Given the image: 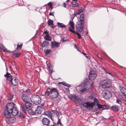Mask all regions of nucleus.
<instances>
[{"instance_id":"1","label":"nucleus","mask_w":126,"mask_h":126,"mask_svg":"<svg viewBox=\"0 0 126 126\" xmlns=\"http://www.w3.org/2000/svg\"><path fill=\"white\" fill-rule=\"evenodd\" d=\"M83 105L87 109H91L93 111H96L98 109L103 110L107 109L108 106L100 104H95L94 102L90 103V102H86L83 103Z\"/></svg>"},{"instance_id":"2","label":"nucleus","mask_w":126,"mask_h":126,"mask_svg":"<svg viewBox=\"0 0 126 126\" xmlns=\"http://www.w3.org/2000/svg\"><path fill=\"white\" fill-rule=\"evenodd\" d=\"M46 96H49V97L53 99H54L57 97L59 95L58 90L55 88L51 89L50 88L47 89L45 92Z\"/></svg>"},{"instance_id":"3","label":"nucleus","mask_w":126,"mask_h":126,"mask_svg":"<svg viewBox=\"0 0 126 126\" xmlns=\"http://www.w3.org/2000/svg\"><path fill=\"white\" fill-rule=\"evenodd\" d=\"M15 107L14 104L13 103H8L6 105L7 110L4 111V115L6 118H10V112Z\"/></svg>"},{"instance_id":"4","label":"nucleus","mask_w":126,"mask_h":126,"mask_svg":"<svg viewBox=\"0 0 126 126\" xmlns=\"http://www.w3.org/2000/svg\"><path fill=\"white\" fill-rule=\"evenodd\" d=\"M59 115V112L56 110H51L46 111L43 115H45L48 117L51 118L52 117H57Z\"/></svg>"},{"instance_id":"5","label":"nucleus","mask_w":126,"mask_h":126,"mask_svg":"<svg viewBox=\"0 0 126 126\" xmlns=\"http://www.w3.org/2000/svg\"><path fill=\"white\" fill-rule=\"evenodd\" d=\"M100 85L103 88H108L111 86V82L107 79H103L101 81Z\"/></svg>"},{"instance_id":"6","label":"nucleus","mask_w":126,"mask_h":126,"mask_svg":"<svg viewBox=\"0 0 126 126\" xmlns=\"http://www.w3.org/2000/svg\"><path fill=\"white\" fill-rule=\"evenodd\" d=\"M31 102L35 104H39L41 102V99L40 96L38 95H33L31 98Z\"/></svg>"},{"instance_id":"7","label":"nucleus","mask_w":126,"mask_h":126,"mask_svg":"<svg viewBox=\"0 0 126 126\" xmlns=\"http://www.w3.org/2000/svg\"><path fill=\"white\" fill-rule=\"evenodd\" d=\"M102 95L106 99H108L111 97L112 95L111 92L108 90H104L102 93Z\"/></svg>"},{"instance_id":"8","label":"nucleus","mask_w":126,"mask_h":126,"mask_svg":"<svg viewBox=\"0 0 126 126\" xmlns=\"http://www.w3.org/2000/svg\"><path fill=\"white\" fill-rule=\"evenodd\" d=\"M96 76L97 74L96 71L94 70H91L90 72L88 78L90 80H93L95 79Z\"/></svg>"},{"instance_id":"9","label":"nucleus","mask_w":126,"mask_h":126,"mask_svg":"<svg viewBox=\"0 0 126 126\" xmlns=\"http://www.w3.org/2000/svg\"><path fill=\"white\" fill-rule=\"evenodd\" d=\"M69 24L70 26L68 27L69 30L72 33H75V31H74L75 29L74 28V24L73 21V19L72 20H70Z\"/></svg>"},{"instance_id":"10","label":"nucleus","mask_w":126,"mask_h":126,"mask_svg":"<svg viewBox=\"0 0 126 126\" xmlns=\"http://www.w3.org/2000/svg\"><path fill=\"white\" fill-rule=\"evenodd\" d=\"M84 24L79 22L77 23L76 27L79 32H81L82 31L83 29V24Z\"/></svg>"},{"instance_id":"11","label":"nucleus","mask_w":126,"mask_h":126,"mask_svg":"<svg viewBox=\"0 0 126 126\" xmlns=\"http://www.w3.org/2000/svg\"><path fill=\"white\" fill-rule=\"evenodd\" d=\"M69 98L71 99L74 102H77L78 100V97L74 94H71L68 96Z\"/></svg>"},{"instance_id":"12","label":"nucleus","mask_w":126,"mask_h":126,"mask_svg":"<svg viewBox=\"0 0 126 126\" xmlns=\"http://www.w3.org/2000/svg\"><path fill=\"white\" fill-rule=\"evenodd\" d=\"M19 82L17 78L14 77L11 81L12 85L13 86L16 85L18 84Z\"/></svg>"},{"instance_id":"13","label":"nucleus","mask_w":126,"mask_h":126,"mask_svg":"<svg viewBox=\"0 0 126 126\" xmlns=\"http://www.w3.org/2000/svg\"><path fill=\"white\" fill-rule=\"evenodd\" d=\"M60 44L59 43L56 41H52L51 42V47L52 48H57L59 46Z\"/></svg>"},{"instance_id":"14","label":"nucleus","mask_w":126,"mask_h":126,"mask_svg":"<svg viewBox=\"0 0 126 126\" xmlns=\"http://www.w3.org/2000/svg\"><path fill=\"white\" fill-rule=\"evenodd\" d=\"M4 76L6 78L7 80L11 82L13 79L12 76L10 74L8 73V72L6 73V74Z\"/></svg>"},{"instance_id":"15","label":"nucleus","mask_w":126,"mask_h":126,"mask_svg":"<svg viewBox=\"0 0 126 126\" xmlns=\"http://www.w3.org/2000/svg\"><path fill=\"white\" fill-rule=\"evenodd\" d=\"M29 97L28 95L26 94H22L21 96V99L24 102H26L27 101Z\"/></svg>"},{"instance_id":"16","label":"nucleus","mask_w":126,"mask_h":126,"mask_svg":"<svg viewBox=\"0 0 126 126\" xmlns=\"http://www.w3.org/2000/svg\"><path fill=\"white\" fill-rule=\"evenodd\" d=\"M42 122L44 125L47 126H49L50 121L48 119H42Z\"/></svg>"},{"instance_id":"17","label":"nucleus","mask_w":126,"mask_h":126,"mask_svg":"<svg viewBox=\"0 0 126 126\" xmlns=\"http://www.w3.org/2000/svg\"><path fill=\"white\" fill-rule=\"evenodd\" d=\"M111 109L114 111L117 112L119 110V107L116 105L113 106L111 107Z\"/></svg>"},{"instance_id":"18","label":"nucleus","mask_w":126,"mask_h":126,"mask_svg":"<svg viewBox=\"0 0 126 126\" xmlns=\"http://www.w3.org/2000/svg\"><path fill=\"white\" fill-rule=\"evenodd\" d=\"M10 112H11L13 115L15 116L17 114L18 111L17 110L15 107L11 111H10Z\"/></svg>"},{"instance_id":"19","label":"nucleus","mask_w":126,"mask_h":126,"mask_svg":"<svg viewBox=\"0 0 126 126\" xmlns=\"http://www.w3.org/2000/svg\"><path fill=\"white\" fill-rule=\"evenodd\" d=\"M32 105V104L30 102L28 101L26 102L25 106L27 109H30Z\"/></svg>"},{"instance_id":"20","label":"nucleus","mask_w":126,"mask_h":126,"mask_svg":"<svg viewBox=\"0 0 126 126\" xmlns=\"http://www.w3.org/2000/svg\"><path fill=\"white\" fill-rule=\"evenodd\" d=\"M49 43L46 41H43L41 46L43 47H46L48 46Z\"/></svg>"},{"instance_id":"21","label":"nucleus","mask_w":126,"mask_h":126,"mask_svg":"<svg viewBox=\"0 0 126 126\" xmlns=\"http://www.w3.org/2000/svg\"><path fill=\"white\" fill-rule=\"evenodd\" d=\"M84 17L85 16L83 14H81L80 16V21L79 22L84 23Z\"/></svg>"},{"instance_id":"22","label":"nucleus","mask_w":126,"mask_h":126,"mask_svg":"<svg viewBox=\"0 0 126 126\" xmlns=\"http://www.w3.org/2000/svg\"><path fill=\"white\" fill-rule=\"evenodd\" d=\"M12 54L15 57H17L19 56L20 53L16 51L12 52Z\"/></svg>"},{"instance_id":"23","label":"nucleus","mask_w":126,"mask_h":126,"mask_svg":"<svg viewBox=\"0 0 126 126\" xmlns=\"http://www.w3.org/2000/svg\"><path fill=\"white\" fill-rule=\"evenodd\" d=\"M16 119H6L5 120L7 122V120L10 123H12L16 120Z\"/></svg>"},{"instance_id":"24","label":"nucleus","mask_w":126,"mask_h":126,"mask_svg":"<svg viewBox=\"0 0 126 126\" xmlns=\"http://www.w3.org/2000/svg\"><path fill=\"white\" fill-rule=\"evenodd\" d=\"M44 39L46 40L50 41L52 39L51 37L48 34H47L44 37Z\"/></svg>"},{"instance_id":"25","label":"nucleus","mask_w":126,"mask_h":126,"mask_svg":"<svg viewBox=\"0 0 126 126\" xmlns=\"http://www.w3.org/2000/svg\"><path fill=\"white\" fill-rule=\"evenodd\" d=\"M57 24L58 27L59 28H65V26L62 23L58 22Z\"/></svg>"},{"instance_id":"26","label":"nucleus","mask_w":126,"mask_h":126,"mask_svg":"<svg viewBox=\"0 0 126 126\" xmlns=\"http://www.w3.org/2000/svg\"><path fill=\"white\" fill-rule=\"evenodd\" d=\"M88 89L87 88H83L81 90H80V92L81 93L88 92Z\"/></svg>"},{"instance_id":"27","label":"nucleus","mask_w":126,"mask_h":126,"mask_svg":"<svg viewBox=\"0 0 126 126\" xmlns=\"http://www.w3.org/2000/svg\"><path fill=\"white\" fill-rule=\"evenodd\" d=\"M28 112L30 114L32 115L35 114V111H34L32 109H29L28 110Z\"/></svg>"},{"instance_id":"28","label":"nucleus","mask_w":126,"mask_h":126,"mask_svg":"<svg viewBox=\"0 0 126 126\" xmlns=\"http://www.w3.org/2000/svg\"><path fill=\"white\" fill-rule=\"evenodd\" d=\"M20 110L23 112L26 113V110L24 108V106L22 105H20Z\"/></svg>"},{"instance_id":"29","label":"nucleus","mask_w":126,"mask_h":126,"mask_svg":"<svg viewBox=\"0 0 126 126\" xmlns=\"http://www.w3.org/2000/svg\"><path fill=\"white\" fill-rule=\"evenodd\" d=\"M44 51L45 53L47 55L51 52V50L50 49H45Z\"/></svg>"},{"instance_id":"30","label":"nucleus","mask_w":126,"mask_h":126,"mask_svg":"<svg viewBox=\"0 0 126 126\" xmlns=\"http://www.w3.org/2000/svg\"><path fill=\"white\" fill-rule=\"evenodd\" d=\"M48 26H50L52 25L53 24V20L49 19L48 21Z\"/></svg>"},{"instance_id":"31","label":"nucleus","mask_w":126,"mask_h":126,"mask_svg":"<svg viewBox=\"0 0 126 126\" xmlns=\"http://www.w3.org/2000/svg\"><path fill=\"white\" fill-rule=\"evenodd\" d=\"M72 5L73 6L75 7H78V4L77 2V1L73 2Z\"/></svg>"},{"instance_id":"32","label":"nucleus","mask_w":126,"mask_h":126,"mask_svg":"<svg viewBox=\"0 0 126 126\" xmlns=\"http://www.w3.org/2000/svg\"><path fill=\"white\" fill-rule=\"evenodd\" d=\"M121 92L124 94H125L126 92V89L124 88H122L120 90Z\"/></svg>"},{"instance_id":"33","label":"nucleus","mask_w":126,"mask_h":126,"mask_svg":"<svg viewBox=\"0 0 126 126\" xmlns=\"http://www.w3.org/2000/svg\"><path fill=\"white\" fill-rule=\"evenodd\" d=\"M75 34H76L77 35V36L78 37V38L79 39H80L81 37V36L79 33L77 32H76L75 31V33H73Z\"/></svg>"},{"instance_id":"34","label":"nucleus","mask_w":126,"mask_h":126,"mask_svg":"<svg viewBox=\"0 0 126 126\" xmlns=\"http://www.w3.org/2000/svg\"><path fill=\"white\" fill-rule=\"evenodd\" d=\"M18 116L21 118H24L25 117L24 116L23 114L22 113H18Z\"/></svg>"},{"instance_id":"35","label":"nucleus","mask_w":126,"mask_h":126,"mask_svg":"<svg viewBox=\"0 0 126 126\" xmlns=\"http://www.w3.org/2000/svg\"><path fill=\"white\" fill-rule=\"evenodd\" d=\"M47 5L50 8H51L52 7V3L50 2L48 3L47 4Z\"/></svg>"},{"instance_id":"36","label":"nucleus","mask_w":126,"mask_h":126,"mask_svg":"<svg viewBox=\"0 0 126 126\" xmlns=\"http://www.w3.org/2000/svg\"><path fill=\"white\" fill-rule=\"evenodd\" d=\"M116 103L117 104H118L120 105H121L122 103V102L119 99H117L116 100Z\"/></svg>"},{"instance_id":"37","label":"nucleus","mask_w":126,"mask_h":126,"mask_svg":"<svg viewBox=\"0 0 126 126\" xmlns=\"http://www.w3.org/2000/svg\"><path fill=\"white\" fill-rule=\"evenodd\" d=\"M94 103H95V104H98L99 101L96 98H94Z\"/></svg>"},{"instance_id":"38","label":"nucleus","mask_w":126,"mask_h":126,"mask_svg":"<svg viewBox=\"0 0 126 126\" xmlns=\"http://www.w3.org/2000/svg\"><path fill=\"white\" fill-rule=\"evenodd\" d=\"M38 110H39V111H40L41 112H42V111L43 110L42 108L41 107L39 106L38 107L37 109Z\"/></svg>"},{"instance_id":"39","label":"nucleus","mask_w":126,"mask_h":126,"mask_svg":"<svg viewBox=\"0 0 126 126\" xmlns=\"http://www.w3.org/2000/svg\"><path fill=\"white\" fill-rule=\"evenodd\" d=\"M42 112L39 111V110H35V115H36L37 114H39L41 113Z\"/></svg>"},{"instance_id":"40","label":"nucleus","mask_w":126,"mask_h":126,"mask_svg":"<svg viewBox=\"0 0 126 126\" xmlns=\"http://www.w3.org/2000/svg\"><path fill=\"white\" fill-rule=\"evenodd\" d=\"M22 45V44H21L20 45H19L18 44L17 45V49H21V47Z\"/></svg>"},{"instance_id":"41","label":"nucleus","mask_w":126,"mask_h":126,"mask_svg":"<svg viewBox=\"0 0 126 126\" xmlns=\"http://www.w3.org/2000/svg\"><path fill=\"white\" fill-rule=\"evenodd\" d=\"M107 74L111 75L113 77H114L115 76V75L114 74H112L111 73L110 71H108V72H107Z\"/></svg>"},{"instance_id":"42","label":"nucleus","mask_w":126,"mask_h":126,"mask_svg":"<svg viewBox=\"0 0 126 126\" xmlns=\"http://www.w3.org/2000/svg\"><path fill=\"white\" fill-rule=\"evenodd\" d=\"M81 53H82V54H83L84 56H85L87 58H89V55H88V54H87L86 53H83V52H81Z\"/></svg>"},{"instance_id":"43","label":"nucleus","mask_w":126,"mask_h":126,"mask_svg":"<svg viewBox=\"0 0 126 126\" xmlns=\"http://www.w3.org/2000/svg\"><path fill=\"white\" fill-rule=\"evenodd\" d=\"M58 121L57 123V125H61L62 124V123L60 121V119H58Z\"/></svg>"},{"instance_id":"44","label":"nucleus","mask_w":126,"mask_h":126,"mask_svg":"<svg viewBox=\"0 0 126 126\" xmlns=\"http://www.w3.org/2000/svg\"><path fill=\"white\" fill-rule=\"evenodd\" d=\"M82 12V10L81 9H80L78 11H77V12L78 14L79 15L80 14L81 12Z\"/></svg>"},{"instance_id":"45","label":"nucleus","mask_w":126,"mask_h":126,"mask_svg":"<svg viewBox=\"0 0 126 126\" xmlns=\"http://www.w3.org/2000/svg\"><path fill=\"white\" fill-rule=\"evenodd\" d=\"M13 98V96L11 95H10L8 97V99L9 100H12Z\"/></svg>"},{"instance_id":"46","label":"nucleus","mask_w":126,"mask_h":126,"mask_svg":"<svg viewBox=\"0 0 126 126\" xmlns=\"http://www.w3.org/2000/svg\"><path fill=\"white\" fill-rule=\"evenodd\" d=\"M2 50H3V51L5 53H6V52H8V51L7 49L6 48H5L4 47Z\"/></svg>"},{"instance_id":"47","label":"nucleus","mask_w":126,"mask_h":126,"mask_svg":"<svg viewBox=\"0 0 126 126\" xmlns=\"http://www.w3.org/2000/svg\"><path fill=\"white\" fill-rule=\"evenodd\" d=\"M4 47L3 46L2 44L0 43V48L1 49H2Z\"/></svg>"},{"instance_id":"48","label":"nucleus","mask_w":126,"mask_h":126,"mask_svg":"<svg viewBox=\"0 0 126 126\" xmlns=\"http://www.w3.org/2000/svg\"><path fill=\"white\" fill-rule=\"evenodd\" d=\"M48 69L49 71V72H51V73H52V70L51 68L50 67H48Z\"/></svg>"},{"instance_id":"49","label":"nucleus","mask_w":126,"mask_h":126,"mask_svg":"<svg viewBox=\"0 0 126 126\" xmlns=\"http://www.w3.org/2000/svg\"><path fill=\"white\" fill-rule=\"evenodd\" d=\"M97 56L99 58H100L101 59H102V56L100 54H98L97 55Z\"/></svg>"},{"instance_id":"50","label":"nucleus","mask_w":126,"mask_h":126,"mask_svg":"<svg viewBox=\"0 0 126 126\" xmlns=\"http://www.w3.org/2000/svg\"><path fill=\"white\" fill-rule=\"evenodd\" d=\"M93 96L92 95H91L90 96H89L88 97V98L89 99H92L93 98Z\"/></svg>"},{"instance_id":"51","label":"nucleus","mask_w":126,"mask_h":126,"mask_svg":"<svg viewBox=\"0 0 126 126\" xmlns=\"http://www.w3.org/2000/svg\"><path fill=\"white\" fill-rule=\"evenodd\" d=\"M65 86L67 87H71V85H70L66 83Z\"/></svg>"},{"instance_id":"52","label":"nucleus","mask_w":126,"mask_h":126,"mask_svg":"<svg viewBox=\"0 0 126 126\" xmlns=\"http://www.w3.org/2000/svg\"><path fill=\"white\" fill-rule=\"evenodd\" d=\"M56 125H57V124L53 122V124L51 125L50 126H56Z\"/></svg>"},{"instance_id":"53","label":"nucleus","mask_w":126,"mask_h":126,"mask_svg":"<svg viewBox=\"0 0 126 126\" xmlns=\"http://www.w3.org/2000/svg\"><path fill=\"white\" fill-rule=\"evenodd\" d=\"M44 33L45 34H48L49 33V32L48 31H47V30L46 31H45L44 32Z\"/></svg>"},{"instance_id":"54","label":"nucleus","mask_w":126,"mask_h":126,"mask_svg":"<svg viewBox=\"0 0 126 126\" xmlns=\"http://www.w3.org/2000/svg\"><path fill=\"white\" fill-rule=\"evenodd\" d=\"M103 70H104L105 71L106 74L107 73V72H108V71H109V70H106L105 68H103Z\"/></svg>"},{"instance_id":"55","label":"nucleus","mask_w":126,"mask_h":126,"mask_svg":"<svg viewBox=\"0 0 126 126\" xmlns=\"http://www.w3.org/2000/svg\"><path fill=\"white\" fill-rule=\"evenodd\" d=\"M60 83H61V84H62L64 86H65L66 83H65L64 82H60Z\"/></svg>"},{"instance_id":"56","label":"nucleus","mask_w":126,"mask_h":126,"mask_svg":"<svg viewBox=\"0 0 126 126\" xmlns=\"http://www.w3.org/2000/svg\"><path fill=\"white\" fill-rule=\"evenodd\" d=\"M30 91V89H28L26 90V92L27 93H28Z\"/></svg>"},{"instance_id":"57","label":"nucleus","mask_w":126,"mask_h":126,"mask_svg":"<svg viewBox=\"0 0 126 126\" xmlns=\"http://www.w3.org/2000/svg\"><path fill=\"white\" fill-rule=\"evenodd\" d=\"M54 13L53 12H50L49 14V15L51 16H54L53 15Z\"/></svg>"},{"instance_id":"58","label":"nucleus","mask_w":126,"mask_h":126,"mask_svg":"<svg viewBox=\"0 0 126 126\" xmlns=\"http://www.w3.org/2000/svg\"><path fill=\"white\" fill-rule=\"evenodd\" d=\"M63 4V7L64 8H66V3H64Z\"/></svg>"},{"instance_id":"59","label":"nucleus","mask_w":126,"mask_h":126,"mask_svg":"<svg viewBox=\"0 0 126 126\" xmlns=\"http://www.w3.org/2000/svg\"><path fill=\"white\" fill-rule=\"evenodd\" d=\"M74 15L75 16L76 15H78V14H77V12H75L74 13Z\"/></svg>"},{"instance_id":"60","label":"nucleus","mask_w":126,"mask_h":126,"mask_svg":"<svg viewBox=\"0 0 126 126\" xmlns=\"http://www.w3.org/2000/svg\"><path fill=\"white\" fill-rule=\"evenodd\" d=\"M74 47L76 49L77 48V46L76 44H75L74 45Z\"/></svg>"},{"instance_id":"61","label":"nucleus","mask_w":126,"mask_h":126,"mask_svg":"<svg viewBox=\"0 0 126 126\" xmlns=\"http://www.w3.org/2000/svg\"><path fill=\"white\" fill-rule=\"evenodd\" d=\"M76 49L78 51L80 52H81L80 50H79V49L78 47L76 48Z\"/></svg>"},{"instance_id":"62","label":"nucleus","mask_w":126,"mask_h":126,"mask_svg":"<svg viewBox=\"0 0 126 126\" xmlns=\"http://www.w3.org/2000/svg\"><path fill=\"white\" fill-rule=\"evenodd\" d=\"M73 1H77L78 0H72Z\"/></svg>"},{"instance_id":"63","label":"nucleus","mask_w":126,"mask_h":126,"mask_svg":"<svg viewBox=\"0 0 126 126\" xmlns=\"http://www.w3.org/2000/svg\"><path fill=\"white\" fill-rule=\"evenodd\" d=\"M1 104V100L0 99V105Z\"/></svg>"},{"instance_id":"64","label":"nucleus","mask_w":126,"mask_h":126,"mask_svg":"<svg viewBox=\"0 0 126 126\" xmlns=\"http://www.w3.org/2000/svg\"><path fill=\"white\" fill-rule=\"evenodd\" d=\"M69 1V0H67L66 2H67L68 1Z\"/></svg>"}]
</instances>
